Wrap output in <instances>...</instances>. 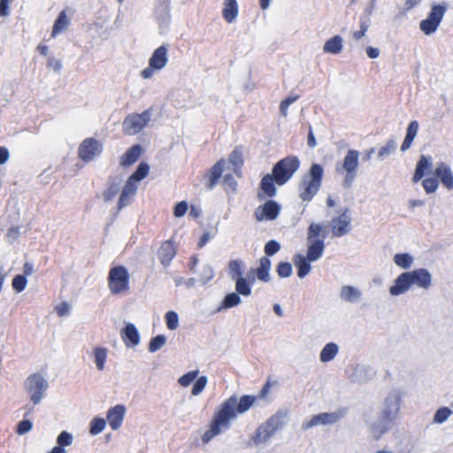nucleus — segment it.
<instances>
[{
	"mask_svg": "<svg viewBox=\"0 0 453 453\" xmlns=\"http://www.w3.org/2000/svg\"><path fill=\"white\" fill-rule=\"evenodd\" d=\"M394 263L401 269H410L413 263L414 258L409 253H396L393 257Z\"/></svg>",
	"mask_w": 453,
	"mask_h": 453,
	"instance_id": "obj_34",
	"label": "nucleus"
},
{
	"mask_svg": "<svg viewBox=\"0 0 453 453\" xmlns=\"http://www.w3.org/2000/svg\"><path fill=\"white\" fill-rule=\"evenodd\" d=\"M130 275L123 265L114 266L108 274V287L112 295H119L129 290Z\"/></svg>",
	"mask_w": 453,
	"mask_h": 453,
	"instance_id": "obj_10",
	"label": "nucleus"
},
{
	"mask_svg": "<svg viewBox=\"0 0 453 453\" xmlns=\"http://www.w3.org/2000/svg\"><path fill=\"white\" fill-rule=\"evenodd\" d=\"M241 302L240 296L236 292H232L225 296L222 302V307L225 309L233 308L239 305Z\"/></svg>",
	"mask_w": 453,
	"mask_h": 453,
	"instance_id": "obj_41",
	"label": "nucleus"
},
{
	"mask_svg": "<svg viewBox=\"0 0 453 453\" xmlns=\"http://www.w3.org/2000/svg\"><path fill=\"white\" fill-rule=\"evenodd\" d=\"M418 130V121H416V120L411 121L407 127L406 137L414 140L417 135Z\"/></svg>",
	"mask_w": 453,
	"mask_h": 453,
	"instance_id": "obj_57",
	"label": "nucleus"
},
{
	"mask_svg": "<svg viewBox=\"0 0 453 453\" xmlns=\"http://www.w3.org/2000/svg\"><path fill=\"white\" fill-rule=\"evenodd\" d=\"M342 42L343 40L340 35H334L325 42L323 51L334 55L339 54L343 48Z\"/></svg>",
	"mask_w": 453,
	"mask_h": 453,
	"instance_id": "obj_30",
	"label": "nucleus"
},
{
	"mask_svg": "<svg viewBox=\"0 0 453 453\" xmlns=\"http://www.w3.org/2000/svg\"><path fill=\"white\" fill-rule=\"evenodd\" d=\"M255 401L256 397L253 395H243L240 399L235 395L229 397L215 413L209 429L202 436L203 442L208 443L215 436L228 430L237 415L248 411Z\"/></svg>",
	"mask_w": 453,
	"mask_h": 453,
	"instance_id": "obj_1",
	"label": "nucleus"
},
{
	"mask_svg": "<svg viewBox=\"0 0 453 453\" xmlns=\"http://www.w3.org/2000/svg\"><path fill=\"white\" fill-rule=\"evenodd\" d=\"M420 2H421V0H405L404 10L406 12H409L411 9H413L415 6H417Z\"/></svg>",
	"mask_w": 453,
	"mask_h": 453,
	"instance_id": "obj_64",
	"label": "nucleus"
},
{
	"mask_svg": "<svg viewBox=\"0 0 453 453\" xmlns=\"http://www.w3.org/2000/svg\"><path fill=\"white\" fill-rule=\"evenodd\" d=\"M280 250V243L274 240L269 241L268 242H266V244L265 246V253L267 256H273Z\"/></svg>",
	"mask_w": 453,
	"mask_h": 453,
	"instance_id": "obj_53",
	"label": "nucleus"
},
{
	"mask_svg": "<svg viewBox=\"0 0 453 453\" xmlns=\"http://www.w3.org/2000/svg\"><path fill=\"white\" fill-rule=\"evenodd\" d=\"M286 416V411H279L262 423L252 434L251 443L257 447L268 445L271 438L284 427Z\"/></svg>",
	"mask_w": 453,
	"mask_h": 453,
	"instance_id": "obj_4",
	"label": "nucleus"
},
{
	"mask_svg": "<svg viewBox=\"0 0 453 453\" xmlns=\"http://www.w3.org/2000/svg\"><path fill=\"white\" fill-rule=\"evenodd\" d=\"M433 168V158L431 156L421 155L415 167V173L412 176L414 183L418 182L425 175L431 173Z\"/></svg>",
	"mask_w": 453,
	"mask_h": 453,
	"instance_id": "obj_19",
	"label": "nucleus"
},
{
	"mask_svg": "<svg viewBox=\"0 0 453 453\" xmlns=\"http://www.w3.org/2000/svg\"><path fill=\"white\" fill-rule=\"evenodd\" d=\"M165 337L162 334L153 337L150 342L149 350L150 352H156L165 344Z\"/></svg>",
	"mask_w": 453,
	"mask_h": 453,
	"instance_id": "obj_45",
	"label": "nucleus"
},
{
	"mask_svg": "<svg viewBox=\"0 0 453 453\" xmlns=\"http://www.w3.org/2000/svg\"><path fill=\"white\" fill-rule=\"evenodd\" d=\"M339 296L343 302L357 303L361 301L363 294L362 291L357 287L344 285L340 288Z\"/></svg>",
	"mask_w": 453,
	"mask_h": 453,
	"instance_id": "obj_22",
	"label": "nucleus"
},
{
	"mask_svg": "<svg viewBox=\"0 0 453 453\" xmlns=\"http://www.w3.org/2000/svg\"><path fill=\"white\" fill-rule=\"evenodd\" d=\"M434 173L447 189H453V173L449 165L444 162L438 163Z\"/></svg>",
	"mask_w": 453,
	"mask_h": 453,
	"instance_id": "obj_20",
	"label": "nucleus"
},
{
	"mask_svg": "<svg viewBox=\"0 0 453 453\" xmlns=\"http://www.w3.org/2000/svg\"><path fill=\"white\" fill-rule=\"evenodd\" d=\"M280 206L275 201L269 200L258 206L255 211V217L258 221L273 220L280 213Z\"/></svg>",
	"mask_w": 453,
	"mask_h": 453,
	"instance_id": "obj_18",
	"label": "nucleus"
},
{
	"mask_svg": "<svg viewBox=\"0 0 453 453\" xmlns=\"http://www.w3.org/2000/svg\"><path fill=\"white\" fill-rule=\"evenodd\" d=\"M218 220H215L208 229L203 231V235L200 237V248L205 245L211 239H212L218 233Z\"/></svg>",
	"mask_w": 453,
	"mask_h": 453,
	"instance_id": "obj_37",
	"label": "nucleus"
},
{
	"mask_svg": "<svg viewBox=\"0 0 453 453\" xmlns=\"http://www.w3.org/2000/svg\"><path fill=\"white\" fill-rule=\"evenodd\" d=\"M103 151V144L93 137L84 139L78 148V157L84 162L88 163L98 157Z\"/></svg>",
	"mask_w": 453,
	"mask_h": 453,
	"instance_id": "obj_14",
	"label": "nucleus"
},
{
	"mask_svg": "<svg viewBox=\"0 0 453 453\" xmlns=\"http://www.w3.org/2000/svg\"><path fill=\"white\" fill-rule=\"evenodd\" d=\"M188 203L185 201L180 202L175 205L173 214L175 217H182L188 211Z\"/></svg>",
	"mask_w": 453,
	"mask_h": 453,
	"instance_id": "obj_56",
	"label": "nucleus"
},
{
	"mask_svg": "<svg viewBox=\"0 0 453 453\" xmlns=\"http://www.w3.org/2000/svg\"><path fill=\"white\" fill-rule=\"evenodd\" d=\"M73 441V436L71 434L63 431L59 434L57 439L58 446L64 448L65 446H69Z\"/></svg>",
	"mask_w": 453,
	"mask_h": 453,
	"instance_id": "obj_52",
	"label": "nucleus"
},
{
	"mask_svg": "<svg viewBox=\"0 0 453 453\" xmlns=\"http://www.w3.org/2000/svg\"><path fill=\"white\" fill-rule=\"evenodd\" d=\"M402 403V395L397 390H391L381 403L378 420L366 419L371 433L380 438L391 428L397 418Z\"/></svg>",
	"mask_w": 453,
	"mask_h": 453,
	"instance_id": "obj_2",
	"label": "nucleus"
},
{
	"mask_svg": "<svg viewBox=\"0 0 453 453\" xmlns=\"http://www.w3.org/2000/svg\"><path fill=\"white\" fill-rule=\"evenodd\" d=\"M105 420L102 418H95L90 422L89 433L93 435L100 434L105 427Z\"/></svg>",
	"mask_w": 453,
	"mask_h": 453,
	"instance_id": "obj_44",
	"label": "nucleus"
},
{
	"mask_svg": "<svg viewBox=\"0 0 453 453\" xmlns=\"http://www.w3.org/2000/svg\"><path fill=\"white\" fill-rule=\"evenodd\" d=\"M300 166L296 157H287L280 160L273 168V174L276 184L281 186L288 181Z\"/></svg>",
	"mask_w": 453,
	"mask_h": 453,
	"instance_id": "obj_11",
	"label": "nucleus"
},
{
	"mask_svg": "<svg viewBox=\"0 0 453 453\" xmlns=\"http://www.w3.org/2000/svg\"><path fill=\"white\" fill-rule=\"evenodd\" d=\"M228 275L232 280L243 277L244 262L242 259H234L228 263Z\"/></svg>",
	"mask_w": 453,
	"mask_h": 453,
	"instance_id": "obj_32",
	"label": "nucleus"
},
{
	"mask_svg": "<svg viewBox=\"0 0 453 453\" xmlns=\"http://www.w3.org/2000/svg\"><path fill=\"white\" fill-rule=\"evenodd\" d=\"M447 4H432L431 11L427 17L419 24L420 30L426 35H431L435 33L447 12Z\"/></svg>",
	"mask_w": 453,
	"mask_h": 453,
	"instance_id": "obj_13",
	"label": "nucleus"
},
{
	"mask_svg": "<svg viewBox=\"0 0 453 453\" xmlns=\"http://www.w3.org/2000/svg\"><path fill=\"white\" fill-rule=\"evenodd\" d=\"M324 168L319 164H313L309 172L303 175L300 184V198L311 201L321 187Z\"/></svg>",
	"mask_w": 453,
	"mask_h": 453,
	"instance_id": "obj_7",
	"label": "nucleus"
},
{
	"mask_svg": "<svg viewBox=\"0 0 453 453\" xmlns=\"http://www.w3.org/2000/svg\"><path fill=\"white\" fill-rule=\"evenodd\" d=\"M10 157V153L4 146L0 147V165L5 164Z\"/></svg>",
	"mask_w": 453,
	"mask_h": 453,
	"instance_id": "obj_62",
	"label": "nucleus"
},
{
	"mask_svg": "<svg viewBox=\"0 0 453 453\" xmlns=\"http://www.w3.org/2000/svg\"><path fill=\"white\" fill-rule=\"evenodd\" d=\"M293 262L297 268V275L299 278L303 279L310 273L311 270L310 264L311 262H310L307 256L297 254L294 257Z\"/></svg>",
	"mask_w": 453,
	"mask_h": 453,
	"instance_id": "obj_26",
	"label": "nucleus"
},
{
	"mask_svg": "<svg viewBox=\"0 0 453 453\" xmlns=\"http://www.w3.org/2000/svg\"><path fill=\"white\" fill-rule=\"evenodd\" d=\"M354 374L359 380H366L373 376V372L368 366L357 365L354 369Z\"/></svg>",
	"mask_w": 453,
	"mask_h": 453,
	"instance_id": "obj_39",
	"label": "nucleus"
},
{
	"mask_svg": "<svg viewBox=\"0 0 453 453\" xmlns=\"http://www.w3.org/2000/svg\"><path fill=\"white\" fill-rule=\"evenodd\" d=\"M122 341L127 347H134L140 342V334L132 323H128L120 333Z\"/></svg>",
	"mask_w": 453,
	"mask_h": 453,
	"instance_id": "obj_23",
	"label": "nucleus"
},
{
	"mask_svg": "<svg viewBox=\"0 0 453 453\" xmlns=\"http://www.w3.org/2000/svg\"><path fill=\"white\" fill-rule=\"evenodd\" d=\"M412 286L427 290L432 286V274L426 268H418L399 274L388 292L392 296H398L408 292Z\"/></svg>",
	"mask_w": 453,
	"mask_h": 453,
	"instance_id": "obj_3",
	"label": "nucleus"
},
{
	"mask_svg": "<svg viewBox=\"0 0 453 453\" xmlns=\"http://www.w3.org/2000/svg\"><path fill=\"white\" fill-rule=\"evenodd\" d=\"M359 26H360V29L358 31L353 32V34H352V37L356 41H358L362 37H364L369 28L368 22L365 19H361L359 22Z\"/></svg>",
	"mask_w": 453,
	"mask_h": 453,
	"instance_id": "obj_51",
	"label": "nucleus"
},
{
	"mask_svg": "<svg viewBox=\"0 0 453 453\" xmlns=\"http://www.w3.org/2000/svg\"><path fill=\"white\" fill-rule=\"evenodd\" d=\"M422 187L426 194H433L437 190L439 181L434 177L426 178L422 180Z\"/></svg>",
	"mask_w": 453,
	"mask_h": 453,
	"instance_id": "obj_43",
	"label": "nucleus"
},
{
	"mask_svg": "<svg viewBox=\"0 0 453 453\" xmlns=\"http://www.w3.org/2000/svg\"><path fill=\"white\" fill-rule=\"evenodd\" d=\"M70 25L69 18L66 14L65 11L60 12L58 18L56 19L52 31H51V37L55 38L58 35L62 33L64 30H65L68 26Z\"/></svg>",
	"mask_w": 453,
	"mask_h": 453,
	"instance_id": "obj_29",
	"label": "nucleus"
},
{
	"mask_svg": "<svg viewBox=\"0 0 453 453\" xmlns=\"http://www.w3.org/2000/svg\"><path fill=\"white\" fill-rule=\"evenodd\" d=\"M338 352V345L334 342H328L321 349L319 354V360L322 363L330 362L337 356Z\"/></svg>",
	"mask_w": 453,
	"mask_h": 453,
	"instance_id": "obj_31",
	"label": "nucleus"
},
{
	"mask_svg": "<svg viewBox=\"0 0 453 453\" xmlns=\"http://www.w3.org/2000/svg\"><path fill=\"white\" fill-rule=\"evenodd\" d=\"M150 167L146 163H141L136 170L127 179L119 198L118 208L120 210L128 205L137 191V182L149 174Z\"/></svg>",
	"mask_w": 453,
	"mask_h": 453,
	"instance_id": "obj_8",
	"label": "nucleus"
},
{
	"mask_svg": "<svg viewBox=\"0 0 453 453\" xmlns=\"http://www.w3.org/2000/svg\"><path fill=\"white\" fill-rule=\"evenodd\" d=\"M229 169L227 162L224 159L218 161L204 175V185L211 190L219 182V178L223 175L222 186L227 195H234L237 192V181L232 173H226Z\"/></svg>",
	"mask_w": 453,
	"mask_h": 453,
	"instance_id": "obj_5",
	"label": "nucleus"
},
{
	"mask_svg": "<svg viewBox=\"0 0 453 453\" xmlns=\"http://www.w3.org/2000/svg\"><path fill=\"white\" fill-rule=\"evenodd\" d=\"M12 0H0V17L8 16L9 12V4Z\"/></svg>",
	"mask_w": 453,
	"mask_h": 453,
	"instance_id": "obj_60",
	"label": "nucleus"
},
{
	"mask_svg": "<svg viewBox=\"0 0 453 453\" xmlns=\"http://www.w3.org/2000/svg\"><path fill=\"white\" fill-rule=\"evenodd\" d=\"M47 66L48 68L52 69L54 72H59L62 68V64L60 60L50 57L48 58Z\"/></svg>",
	"mask_w": 453,
	"mask_h": 453,
	"instance_id": "obj_58",
	"label": "nucleus"
},
{
	"mask_svg": "<svg viewBox=\"0 0 453 453\" xmlns=\"http://www.w3.org/2000/svg\"><path fill=\"white\" fill-rule=\"evenodd\" d=\"M152 108L142 113H130L123 120L122 130L127 135L139 134L150 121Z\"/></svg>",
	"mask_w": 453,
	"mask_h": 453,
	"instance_id": "obj_12",
	"label": "nucleus"
},
{
	"mask_svg": "<svg viewBox=\"0 0 453 453\" xmlns=\"http://www.w3.org/2000/svg\"><path fill=\"white\" fill-rule=\"evenodd\" d=\"M27 280L25 275H16L12 280V288L17 292H21L25 289Z\"/></svg>",
	"mask_w": 453,
	"mask_h": 453,
	"instance_id": "obj_49",
	"label": "nucleus"
},
{
	"mask_svg": "<svg viewBox=\"0 0 453 453\" xmlns=\"http://www.w3.org/2000/svg\"><path fill=\"white\" fill-rule=\"evenodd\" d=\"M271 260L268 257H263L260 258L259 266L256 269V275L259 280L268 282L271 280Z\"/></svg>",
	"mask_w": 453,
	"mask_h": 453,
	"instance_id": "obj_28",
	"label": "nucleus"
},
{
	"mask_svg": "<svg viewBox=\"0 0 453 453\" xmlns=\"http://www.w3.org/2000/svg\"><path fill=\"white\" fill-rule=\"evenodd\" d=\"M228 163L231 164L234 167V172L238 174V168L241 166V165L242 164V154L237 151V150H234L229 157H228Z\"/></svg>",
	"mask_w": 453,
	"mask_h": 453,
	"instance_id": "obj_46",
	"label": "nucleus"
},
{
	"mask_svg": "<svg viewBox=\"0 0 453 453\" xmlns=\"http://www.w3.org/2000/svg\"><path fill=\"white\" fill-rule=\"evenodd\" d=\"M198 375V371H191L188 373L184 374L179 379V383L183 387H188L193 381H195L196 376Z\"/></svg>",
	"mask_w": 453,
	"mask_h": 453,
	"instance_id": "obj_50",
	"label": "nucleus"
},
{
	"mask_svg": "<svg viewBox=\"0 0 453 453\" xmlns=\"http://www.w3.org/2000/svg\"><path fill=\"white\" fill-rule=\"evenodd\" d=\"M350 215L348 210H345L341 215L332 219L330 222L333 235L341 237L347 234L350 231Z\"/></svg>",
	"mask_w": 453,
	"mask_h": 453,
	"instance_id": "obj_17",
	"label": "nucleus"
},
{
	"mask_svg": "<svg viewBox=\"0 0 453 453\" xmlns=\"http://www.w3.org/2000/svg\"><path fill=\"white\" fill-rule=\"evenodd\" d=\"M277 273L280 278H288L292 274V265L288 262H281L277 266Z\"/></svg>",
	"mask_w": 453,
	"mask_h": 453,
	"instance_id": "obj_48",
	"label": "nucleus"
},
{
	"mask_svg": "<svg viewBox=\"0 0 453 453\" xmlns=\"http://www.w3.org/2000/svg\"><path fill=\"white\" fill-rule=\"evenodd\" d=\"M119 193V185L111 184L104 191V198L106 202L111 201Z\"/></svg>",
	"mask_w": 453,
	"mask_h": 453,
	"instance_id": "obj_54",
	"label": "nucleus"
},
{
	"mask_svg": "<svg viewBox=\"0 0 453 453\" xmlns=\"http://www.w3.org/2000/svg\"><path fill=\"white\" fill-rule=\"evenodd\" d=\"M142 149L141 145L134 144L120 157L119 163L122 166L127 167L134 164L141 157Z\"/></svg>",
	"mask_w": 453,
	"mask_h": 453,
	"instance_id": "obj_25",
	"label": "nucleus"
},
{
	"mask_svg": "<svg viewBox=\"0 0 453 453\" xmlns=\"http://www.w3.org/2000/svg\"><path fill=\"white\" fill-rule=\"evenodd\" d=\"M452 411L448 407H441L439 408L433 418V421L435 424H443L448 420V418L452 415Z\"/></svg>",
	"mask_w": 453,
	"mask_h": 453,
	"instance_id": "obj_38",
	"label": "nucleus"
},
{
	"mask_svg": "<svg viewBox=\"0 0 453 453\" xmlns=\"http://www.w3.org/2000/svg\"><path fill=\"white\" fill-rule=\"evenodd\" d=\"M366 54L370 58L375 59L380 56V50L378 48L369 46L366 48Z\"/></svg>",
	"mask_w": 453,
	"mask_h": 453,
	"instance_id": "obj_63",
	"label": "nucleus"
},
{
	"mask_svg": "<svg viewBox=\"0 0 453 453\" xmlns=\"http://www.w3.org/2000/svg\"><path fill=\"white\" fill-rule=\"evenodd\" d=\"M125 412L126 408L122 404L115 405L108 410L106 418L112 430H117L120 427L124 419Z\"/></svg>",
	"mask_w": 453,
	"mask_h": 453,
	"instance_id": "obj_21",
	"label": "nucleus"
},
{
	"mask_svg": "<svg viewBox=\"0 0 453 453\" xmlns=\"http://www.w3.org/2000/svg\"><path fill=\"white\" fill-rule=\"evenodd\" d=\"M165 322L168 329L174 330L179 326V318L175 311H170L165 314Z\"/></svg>",
	"mask_w": 453,
	"mask_h": 453,
	"instance_id": "obj_47",
	"label": "nucleus"
},
{
	"mask_svg": "<svg viewBox=\"0 0 453 453\" xmlns=\"http://www.w3.org/2000/svg\"><path fill=\"white\" fill-rule=\"evenodd\" d=\"M176 255V247L171 241L164 242L158 250V257L163 265H168Z\"/></svg>",
	"mask_w": 453,
	"mask_h": 453,
	"instance_id": "obj_24",
	"label": "nucleus"
},
{
	"mask_svg": "<svg viewBox=\"0 0 453 453\" xmlns=\"http://www.w3.org/2000/svg\"><path fill=\"white\" fill-rule=\"evenodd\" d=\"M359 152L357 150H349L341 165L336 166V172L343 175L342 186L346 188L351 187L357 175Z\"/></svg>",
	"mask_w": 453,
	"mask_h": 453,
	"instance_id": "obj_9",
	"label": "nucleus"
},
{
	"mask_svg": "<svg viewBox=\"0 0 453 453\" xmlns=\"http://www.w3.org/2000/svg\"><path fill=\"white\" fill-rule=\"evenodd\" d=\"M203 281L207 282L208 280H211L214 276V271L211 266H204L203 269Z\"/></svg>",
	"mask_w": 453,
	"mask_h": 453,
	"instance_id": "obj_61",
	"label": "nucleus"
},
{
	"mask_svg": "<svg viewBox=\"0 0 453 453\" xmlns=\"http://www.w3.org/2000/svg\"><path fill=\"white\" fill-rule=\"evenodd\" d=\"M95 362L98 370L102 371L104 368V364L107 358V351L105 348H96L94 349Z\"/></svg>",
	"mask_w": 453,
	"mask_h": 453,
	"instance_id": "obj_40",
	"label": "nucleus"
},
{
	"mask_svg": "<svg viewBox=\"0 0 453 453\" xmlns=\"http://www.w3.org/2000/svg\"><path fill=\"white\" fill-rule=\"evenodd\" d=\"M55 310H56L57 314L59 317H63V316L68 314L70 306L66 302H62L58 305L56 306Z\"/></svg>",
	"mask_w": 453,
	"mask_h": 453,
	"instance_id": "obj_59",
	"label": "nucleus"
},
{
	"mask_svg": "<svg viewBox=\"0 0 453 453\" xmlns=\"http://www.w3.org/2000/svg\"><path fill=\"white\" fill-rule=\"evenodd\" d=\"M32 429V423L30 420L24 419L19 422L16 432L19 434H24Z\"/></svg>",
	"mask_w": 453,
	"mask_h": 453,
	"instance_id": "obj_55",
	"label": "nucleus"
},
{
	"mask_svg": "<svg viewBox=\"0 0 453 453\" xmlns=\"http://www.w3.org/2000/svg\"><path fill=\"white\" fill-rule=\"evenodd\" d=\"M25 387L30 394L31 401L37 404L42 398V395L48 388V383L39 373H33L27 377Z\"/></svg>",
	"mask_w": 453,
	"mask_h": 453,
	"instance_id": "obj_15",
	"label": "nucleus"
},
{
	"mask_svg": "<svg viewBox=\"0 0 453 453\" xmlns=\"http://www.w3.org/2000/svg\"><path fill=\"white\" fill-rule=\"evenodd\" d=\"M326 232L319 223H311L307 231L306 255L310 262L318 261L326 249Z\"/></svg>",
	"mask_w": 453,
	"mask_h": 453,
	"instance_id": "obj_6",
	"label": "nucleus"
},
{
	"mask_svg": "<svg viewBox=\"0 0 453 453\" xmlns=\"http://www.w3.org/2000/svg\"><path fill=\"white\" fill-rule=\"evenodd\" d=\"M274 183L276 182L273 174H266L261 180L260 188L266 194V196H273L276 192Z\"/></svg>",
	"mask_w": 453,
	"mask_h": 453,
	"instance_id": "obj_35",
	"label": "nucleus"
},
{
	"mask_svg": "<svg viewBox=\"0 0 453 453\" xmlns=\"http://www.w3.org/2000/svg\"><path fill=\"white\" fill-rule=\"evenodd\" d=\"M235 280V291L238 295L243 296H249L251 294V284L254 279L248 280L244 277L234 280Z\"/></svg>",
	"mask_w": 453,
	"mask_h": 453,
	"instance_id": "obj_33",
	"label": "nucleus"
},
{
	"mask_svg": "<svg viewBox=\"0 0 453 453\" xmlns=\"http://www.w3.org/2000/svg\"><path fill=\"white\" fill-rule=\"evenodd\" d=\"M396 150V142L394 140H388L384 146H382L378 152V158L383 160L384 158L392 155Z\"/></svg>",
	"mask_w": 453,
	"mask_h": 453,
	"instance_id": "obj_36",
	"label": "nucleus"
},
{
	"mask_svg": "<svg viewBox=\"0 0 453 453\" xmlns=\"http://www.w3.org/2000/svg\"><path fill=\"white\" fill-rule=\"evenodd\" d=\"M167 60V56L157 55L153 52L149 60V65L156 70H160L165 66Z\"/></svg>",
	"mask_w": 453,
	"mask_h": 453,
	"instance_id": "obj_42",
	"label": "nucleus"
},
{
	"mask_svg": "<svg viewBox=\"0 0 453 453\" xmlns=\"http://www.w3.org/2000/svg\"><path fill=\"white\" fill-rule=\"evenodd\" d=\"M345 412L342 410L332 412H322L312 416L303 423V429L307 430L313 426L321 425H334L344 417Z\"/></svg>",
	"mask_w": 453,
	"mask_h": 453,
	"instance_id": "obj_16",
	"label": "nucleus"
},
{
	"mask_svg": "<svg viewBox=\"0 0 453 453\" xmlns=\"http://www.w3.org/2000/svg\"><path fill=\"white\" fill-rule=\"evenodd\" d=\"M222 15L225 20L232 23L238 15V4L236 0H225L223 3Z\"/></svg>",
	"mask_w": 453,
	"mask_h": 453,
	"instance_id": "obj_27",
	"label": "nucleus"
}]
</instances>
